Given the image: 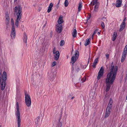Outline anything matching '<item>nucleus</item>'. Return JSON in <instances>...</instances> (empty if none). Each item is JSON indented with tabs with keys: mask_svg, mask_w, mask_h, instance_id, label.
Masks as SVG:
<instances>
[{
	"mask_svg": "<svg viewBox=\"0 0 127 127\" xmlns=\"http://www.w3.org/2000/svg\"><path fill=\"white\" fill-rule=\"evenodd\" d=\"M118 70L117 66L111 65L110 67V72L108 74L106 79L107 87L106 91L107 92L109 91L111 85L114 81Z\"/></svg>",
	"mask_w": 127,
	"mask_h": 127,
	"instance_id": "f257e3e1",
	"label": "nucleus"
},
{
	"mask_svg": "<svg viewBox=\"0 0 127 127\" xmlns=\"http://www.w3.org/2000/svg\"><path fill=\"white\" fill-rule=\"evenodd\" d=\"M17 111L15 113L16 118H17L18 127H20L21 120L20 118V114L19 112V107L18 102H16Z\"/></svg>",
	"mask_w": 127,
	"mask_h": 127,
	"instance_id": "f03ea898",
	"label": "nucleus"
},
{
	"mask_svg": "<svg viewBox=\"0 0 127 127\" xmlns=\"http://www.w3.org/2000/svg\"><path fill=\"white\" fill-rule=\"evenodd\" d=\"M22 7L20 6H16L14 8V14L17 17H21Z\"/></svg>",
	"mask_w": 127,
	"mask_h": 127,
	"instance_id": "7ed1b4c3",
	"label": "nucleus"
},
{
	"mask_svg": "<svg viewBox=\"0 0 127 127\" xmlns=\"http://www.w3.org/2000/svg\"><path fill=\"white\" fill-rule=\"evenodd\" d=\"M25 104L28 107H31V104L30 96L26 93H25Z\"/></svg>",
	"mask_w": 127,
	"mask_h": 127,
	"instance_id": "20e7f679",
	"label": "nucleus"
},
{
	"mask_svg": "<svg viewBox=\"0 0 127 127\" xmlns=\"http://www.w3.org/2000/svg\"><path fill=\"white\" fill-rule=\"evenodd\" d=\"M56 72L53 70L49 71L48 73V77L51 81H53L56 76Z\"/></svg>",
	"mask_w": 127,
	"mask_h": 127,
	"instance_id": "39448f33",
	"label": "nucleus"
},
{
	"mask_svg": "<svg viewBox=\"0 0 127 127\" xmlns=\"http://www.w3.org/2000/svg\"><path fill=\"white\" fill-rule=\"evenodd\" d=\"M75 56H73L71 58V61L72 63L73 64L75 62L76 59H77L79 56V53L77 50H76L75 51Z\"/></svg>",
	"mask_w": 127,
	"mask_h": 127,
	"instance_id": "423d86ee",
	"label": "nucleus"
},
{
	"mask_svg": "<svg viewBox=\"0 0 127 127\" xmlns=\"http://www.w3.org/2000/svg\"><path fill=\"white\" fill-rule=\"evenodd\" d=\"M53 53L55 54V59L57 61L58 60L60 56L59 52L58 51H56L55 48H54L53 50Z\"/></svg>",
	"mask_w": 127,
	"mask_h": 127,
	"instance_id": "0eeeda50",
	"label": "nucleus"
},
{
	"mask_svg": "<svg viewBox=\"0 0 127 127\" xmlns=\"http://www.w3.org/2000/svg\"><path fill=\"white\" fill-rule=\"evenodd\" d=\"M104 72V69L102 66L99 70L98 73V75L97 77V79L99 80L100 79V78L102 76Z\"/></svg>",
	"mask_w": 127,
	"mask_h": 127,
	"instance_id": "6e6552de",
	"label": "nucleus"
},
{
	"mask_svg": "<svg viewBox=\"0 0 127 127\" xmlns=\"http://www.w3.org/2000/svg\"><path fill=\"white\" fill-rule=\"evenodd\" d=\"M11 38L12 39H14L16 36V32L15 28L13 27L12 28L11 32L10 34Z\"/></svg>",
	"mask_w": 127,
	"mask_h": 127,
	"instance_id": "1a4fd4ad",
	"label": "nucleus"
},
{
	"mask_svg": "<svg viewBox=\"0 0 127 127\" xmlns=\"http://www.w3.org/2000/svg\"><path fill=\"white\" fill-rule=\"evenodd\" d=\"M111 110V108L107 107L105 116V118H107L109 116L110 114Z\"/></svg>",
	"mask_w": 127,
	"mask_h": 127,
	"instance_id": "9d476101",
	"label": "nucleus"
},
{
	"mask_svg": "<svg viewBox=\"0 0 127 127\" xmlns=\"http://www.w3.org/2000/svg\"><path fill=\"white\" fill-rule=\"evenodd\" d=\"M56 31L59 33L61 32L62 30V25L60 24H58L56 25Z\"/></svg>",
	"mask_w": 127,
	"mask_h": 127,
	"instance_id": "9b49d317",
	"label": "nucleus"
},
{
	"mask_svg": "<svg viewBox=\"0 0 127 127\" xmlns=\"http://www.w3.org/2000/svg\"><path fill=\"white\" fill-rule=\"evenodd\" d=\"M122 3V0H117L116 6L117 7H119L121 6Z\"/></svg>",
	"mask_w": 127,
	"mask_h": 127,
	"instance_id": "f8f14e48",
	"label": "nucleus"
},
{
	"mask_svg": "<svg viewBox=\"0 0 127 127\" xmlns=\"http://www.w3.org/2000/svg\"><path fill=\"white\" fill-rule=\"evenodd\" d=\"M90 4L92 6H94L99 4V3L97 2V0H93L91 2Z\"/></svg>",
	"mask_w": 127,
	"mask_h": 127,
	"instance_id": "ddd939ff",
	"label": "nucleus"
},
{
	"mask_svg": "<svg viewBox=\"0 0 127 127\" xmlns=\"http://www.w3.org/2000/svg\"><path fill=\"white\" fill-rule=\"evenodd\" d=\"M98 61V58H96L93 64L92 65L93 67L94 68H95Z\"/></svg>",
	"mask_w": 127,
	"mask_h": 127,
	"instance_id": "4468645a",
	"label": "nucleus"
},
{
	"mask_svg": "<svg viewBox=\"0 0 127 127\" xmlns=\"http://www.w3.org/2000/svg\"><path fill=\"white\" fill-rule=\"evenodd\" d=\"M82 3L81 2H80L78 4V11L80 12L82 6Z\"/></svg>",
	"mask_w": 127,
	"mask_h": 127,
	"instance_id": "2eb2a0df",
	"label": "nucleus"
},
{
	"mask_svg": "<svg viewBox=\"0 0 127 127\" xmlns=\"http://www.w3.org/2000/svg\"><path fill=\"white\" fill-rule=\"evenodd\" d=\"M53 5V4L52 3H50L47 10V12L48 13H49L50 12Z\"/></svg>",
	"mask_w": 127,
	"mask_h": 127,
	"instance_id": "dca6fc26",
	"label": "nucleus"
},
{
	"mask_svg": "<svg viewBox=\"0 0 127 127\" xmlns=\"http://www.w3.org/2000/svg\"><path fill=\"white\" fill-rule=\"evenodd\" d=\"M125 24L122 23V24L120 26V29L119 30L120 31H122L125 28Z\"/></svg>",
	"mask_w": 127,
	"mask_h": 127,
	"instance_id": "f3484780",
	"label": "nucleus"
},
{
	"mask_svg": "<svg viewBox=\"0 0 127 127\" xmlns=\"http://www.w3.org/2000/svg\"><path fill=\"white\" fill-rule=\"evenodd\" d=\"M63 22V17L62 16H60L59 19L58 21V24H60L62 23Z\"/></svg>",
	"mask_w": 127,
	"mask_h": 127,
	"instance_id": "a211bd4d",
	"label": "nucleus"
},
{
	"mask_svg": "<svg viewBox=\"0 0 127 127\" xmlns=\"http://www.w3.org/2000/svg\"><path fill=\"white\" fill-rule=\"evenodd\" d=\"M91 40V38H89V39L86 40L85 42V46H86L90 43Z\"/></svg>",
	"mask_w": 127,
	"mask_h": 127,
	"instance_id": "6ab92c4d",
	"label": "nucleus"
},
{
	"mask_svg": "<svg viewBox=\"0 0 127 127\" xmlns=\"http://www.w3.org/2000/svg\"><path fill=\"white\" fill-rule=\"evenodd\" d=\"M21 17L18 18L17 17L16 19V20L15 25L16 26L18 27V26L19 21L21 19Z\"/></svg>",
	"mask_w": 127,
	"mask_h": 127,
	"instance_id": "aec40b11",
	"label": "nucleus"
},
{
	"mask_svg": "<svg viewBox=\"0 0 127 127\" xmlns=\"http://www.w3.org/2000/svg\"><path fill=\"white\" fill-rule=\"evenodd\" d=\"M113 102V100L111 99H110L109 102V103L107 107L112 108V103Z\"/></svg>",
	"mask_w": 127,
	"mask_h": 127,
	"instance_id": "412c9836",
	"label": "nucleus"
},
{
	"mask_svg": "<svg viewBox=\"0 0 127 127\" xmlns=\"http://www.w3.org/2000/svg\"><path fill=\"white\" fill-rule=\"evenodd\" d=\"M117 36V33L116 32L114 33L113 36L112 38V40L114 41L116 39Z\"/></svg>",
	"mask_w": 127,
	"mask_h": 127,
	"instance_id": "4be33fe9",
	"label": "nucleus"
},
{
	"mask_svg": "<svg viewBox=\"0 0 127 127\" xmlns=\"http://www.w3.org/2000/svg\"><path fill=\"white\" fill-rule=\"evenodd\" d=\"M77 31L76 29H74L72 33V36L74 37H76Z\"/></svg>",
	"mask_w": 127,
	"mask_h": 127,
	"instance_id": "5701e85b",
	"label": "nucleus"
},
{
	"mask_svg": "<svg viewBox=\"0 0 127 127\" xmlns=\"http://www.w3.org/2000/svg\"><path fill=\"white\" fill-rule=\"evenodd\" d=\"M99 4L95 5L94 8V11L95 12H97L98 11Z\"/></svg>",
	"mask_w": 127,
	"mask_h": 127,
	"instance_id": "b1692460",
	"label": "nucleus"
},
{
	"mask_svg": "<svg viewBox=\"0 0 127 127\" xmlns=\"http://www.w3.org/2000/svg\"><path fill=\"white\" fill-rule=\"evenodd\" d=\"M68 4V0H65L64 2V6L65 7H67Z\"/></svg>",
	"mask_w": 127,
	"mask_h": 127,
	"instance_id": "393cba45",
	"label": "nucleus"
},
{
	"mask_svg": "<svg viewBox=\"0 0 127 127\" xmlns=\"http://www.w3.org/2000/svg\"><path fill=\"white\" fill-rule=\"evenodd\" d=\"M64 44V40H62L60 41V46L63 45Z\"/></svg>",
	"mask_w": 127,
	"mask_h": 127,
	"instance_id": "a878e982",
	"label": "nucleus"
},
{
	"mask_svg": "<svg viewBox=\"0 0 127 127\" xmlns=\"http://www.w3.org/2000/svg\"><path fill=\"white\" fill-rule=\"evenodd\" d=\"M11 23H12V28H13V27L14 28H15V27L14 26V22L13 20L12 19H11Z\"/></svg>",
	"mask_w": 127,
	"mask_h": 127,
	"instance_id": "bb28decb",
	"label": "nucleus"
},
{
	"mask_svg": "<svg viewBox=\"0 0 127 127\" xmlns=\"http://www.w3.org/2000/svg\"><path fill=\"white\" fill-rule=\"evenodd\" d=\"M24 41L26 43H27V37L26 35L24 36V38L23 39Z\"/></svg>",
	"mask_w": 127,
	"mask_h": 127,
	"instance_id": "cd10ccee",
	"label": "nucleus"
},
{
	"mask_svg": "<svg viewBox=\"0 0 127 127\" xmlns=\"http://www.w3.org/2000/svg\"><path fill=\"white\" fill-rule=\"evenodd\" d=\"M86 78L85 76L82 79L81 81L82 82H84L86 80Z\"/></svg>",
	"mask_w": 127,
	"mask_h": 127,
	"instance_id": "c85d7f7f",
	"label": "nucleus"
},
{
	"mask_svg": "<svg viewBox=\"0 0 127 127\" xmlns=\"http://www.w3.org/2000/svg\"><path fill=\"white\" fill-rule=\"evenodd\" d=\"M123 52L126 53H127V45L125 46Z\"/></svg>",
	"mask_w": 127,
	"mask_h": 127,
	"instance_id": "c756f323",
	"label": "nucleus"
},
{
	"mask_svg": "<svg viewBox=\"0 0 127 127\" xmlns=\"http://www.w3.org/2000/svg\"><path fill=\"white\" fill-rule=\"evenodd\" d=\"M127 54V53H126L125 52H123V53L122 57H125V58H126Z\"/></svg>",
	"mask_w": 127,
	"mask_h": 127,
	"instance_id": "7c9ffc66",
	"label": "nucleus"
},
{
	"mask_svg": "<svg viewBox=\"0 0 127 127\" xmlns=\"http://www.w3.org/2000/svg\"><path fill=\"white\" fill-rule=\"evenodd\" d=\"M97 30H95L94 32L93 33L92 36V38L93 39L94 37V35L97 32Z\"/></svg>",
	"mask_w": 127,
	"mask_h": 127,
	"instance_id": "2f4dec72",
	"label": "nucleus"
},
{
	"mask_svg": "<svg viewBox=\"0 0 127 127\" xmlns=\"http://www.w3.org/2000/svg\"><path fill=\"white\" fill-rule=\"evenodd\" d=\"M101 26L103 28H104L105 27V25H104V23L103 22H101Z\"/></svg>",
	"mask_w": 127,
	"mask_h": 127,
	"instance_id": "473e14b6",
	"label": "nucleus"
},
{
	"mask_svg": "<svg viewBox=\"0 0 127 127\" xmlns=\"http://www.w3.org/2000/svg\"><path fill=\"white\" fill-rule=\"evenodd\" d=\"M126 58H125V57H122L121 59V62H123L124 61L125 59Z\"/></svg>",
	"mask_w": 127,
	"mask_h": 127,
	"instance_id": "72a5a7b5",
	"label": "nucleus"
},
{
	"mask_svg": "<svg viewBox=\"0 0 127 127\" xmlns=\"http://www.w3.org/2000/svg\"><path fill=\"white\" fill-rule=\"evenodd\" d=\"M81 66L82 69H85L86 67V65L85 64L83 65V66L82 65H81Z\"/></svg>",
	"mask_w": 127,
	"mask_h": 127,
	"instance_id": "f704fd0d",
	"label": "nucleus"
},
{
	"mask_svg": "<svg viewBox=\"0 0 127 127\" xmlns=\"http://www.w3.org/2000/svg\"><path fill=\"white\" fill-rule=\"evenodd\" d=\"M56 62H55V61H54V62L52 64V67H53L54 66H55V65H56Z\"/></svg>",
	"mask_w": 127,
	"mask_h": 127,
	"instance_id": "c9c22d12",
	"label": "nucleus"
},
{
	"mask_svg": "<svg viewBox=\"0 0 127 127\" xmlns=\"http://www.w3.org/2000/svg\"><path fill=\"white\" fill-rule=\"evenodd\" d=\"M6 21H9V17L8 16H6Z\"/></svg>",
	"mask_w": 127,
	"mask_h": 127,
	"instance_id": "e433bc0d",
	"label": "nucleus"
},
{
	"mask_svg": "<svg viewBox=\"0 0 127 127\" xmlns=\"http://www.w3.org/2000/svg\"><path fill=\"white\" fill-rule=\"evenodd\" d=\"M60 0H59L58 3V4H57L56 5V7H57V8H58L59 7V3Z\"/></svg>",
	"mask_w": 127,
	"mask_h": 127,
	"instance_id": "4c0bfd02",
	"label": "nucleus"
},
{
	"mask_svg": "<svg viewBox=\"0 0 127 127\" xmlns=\"http://www.w3.org/2000/svg\"><path fill=\"white\" fill-rule=\"evenodd\" d=\"M106 58L107 59H108L109 58V55L108 54H106Z\"/></svg>",
	"mask_w": 127,
	"mask_h": 127,
	"instance_id": "58836bf2",
	"label": "nucleus"
},
{
	"mask_svg": "<svg viewBox=\"0 0 127 127\" xmlns=\"http://www.w3.org/2000/svg\"><path fill=\"white\" fill-rule=\"evenodd\" d=\"M126 18H125L123 20V22L122 23H124L125 24V22L126 21Z\"/></svg>",
	"mask_w": 127,
	"mask_h": 127,
	"instance_id": "ea45409f",
	"label": "nucleus"
},
{
	"mask_svg": "<svg viewBox=\"0 0 127 127\" xmlns=\"http://www.w3.org/2000/svg\"><path fill=\"white\" fill-rule=\"evenodd\" d=\"M9 21H6V24L8 26L9 24Z\"/></svg>",
	"mask_w": 127,
	"mask_h": 127,
	"instance_id": "a19ab883",
	"label": "nucleus"
},
{
	"mask_svg": "<svg viewBox=\"0 0 127 127\" xmlns=\"http://www.w3.org/2000/svg\"><path fill=\"white\" fill-rule=\"evenodd\" d=\"M97 34L98 35H99L100 34V33L99 32H97Z\"/></svg>",
	"mask_w": 127,
	"mask_h": 127,
	"instance_id": "79ce46f5",
	"label": "nucleus"
},
{
	"mask_svg": "<svg viewBox=\"0 0 127 127\" xmlns=\"http://www.w3.org/2000/svg\"><path fill=\"white\" fill-rule=\"evenodd\" d=\"M74 98V96H73L71 98V99H73Z\"/></svg>",
	"mask_w": 127,
	"mask_h": 127,
	"instance_id": "37998d69",
	"label": "nucleus"
},
{
	"mask_svg": "<svg viewBox=\"0 0 127 127\" xmlns=\"http://www.w3.org/2000/svg\"><path fill=\"white\" fill-rule=\"evenodd\" d=\"M90 16L89 17H88L87 19L88 20L89 19H90Z\"/></svg>",
	"mask_w": 127,
	"mask_h": 127,
	"instance_id": "c03bdc74",
	"label": "nucleus"
},
{
	"mask_svg": "<svg viewBox=\"0 0 127 127\" xmlns=\"http://www.w3.org/2000/svg\"><path fill=\"white\" fill-rule=\"evenodd\" d=\"M103 19H104L105 20H106V18H103Z\"/></svg>",
	"mask_w": 127,
	"mask_h": 127,
	"instance_id": "a18cd8bd",
	"label": "nucleus"
},
{
	"mask_svg": "<svg viewBox=\"0 0 127 127\" xmlns=\"http://www.w3.org/2000/svg\"><path fill=\"white\" fill-rule=\"evenodd\" d=\"M17 0H14V1L15 2L17 1Z\"/></svg>",
	"mask_w": 127,
	"mask_h": 127,
	"instance_id": "49530a36",
	"label": "nucleus"
},
{
	"mask_svg": "<svg viewBox=\"0 0 127 127\" xmlns=\"http://www.w3.org/2000/svg\"><path fill=\"white\" fill-rule=\"evenodd\" d=\"M18 87V85H17V88Z\"/></svg>",
	"mask_w": 127,
	"mask_h": 127,
	"instance_id": "de8ad7c7",
	"label": "nucleus"
},
{
	"mask_svg": "<svg viewBox=\"0 0 127 127\" xmlns=\"http://www.w3.org/2000/svg\"><path fill=\"white\" fill-rule=\"evenodd\" d=\"M62 126V124H61V127H61Z\"/></svg>",
	"mask_w": 127,
	"mask_h": 127,
	"instance_id": "09e8293b",
	"label": "nucleus"
},
{
	"mask_svg": "<svg viewBox=\"0 0 127 127\" xmlns=\"http://www.w3.org/2000/svg\"><path fill=\"white\" fill-rule=\"evenodd\" d=\"M38 120H40V119H39V118H38Z\"/></svg>",
	"mask_w": 127,
	"mask_h": 127,
	"instance_id": "8fccbe9b",
	"label": "nucleus"
},
{
	"mask_svg": "<svg viewBox=\"0 0 127 127\" xmlns=\"http://www.w3.org/2000/svg\"><path fill=\"white\" fill-rule=\"evenodd\" d=\"M0 127H1V126H0Z\"/></svg>",
	"mask_w": 127,
	"mask_h": 127,
	"instance_id": "3c124183",
	"label": "nucleus"
},
{
	"mask_svg": "<svg viewBox=\"0 0 127 127\" xmlns=\"http://www.w3.org/2000/svg\"><path fill=\"white\" fill-rule=\"evenodd\" d=\"M108 0H107V1H108Z\"/></svg>",
	"mask_w": 127,
	"mask_h": 127,
	"instance_id": "603ef678",
	"label": "nucleus"
}]
</instances>
